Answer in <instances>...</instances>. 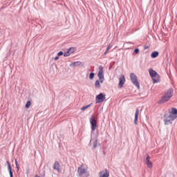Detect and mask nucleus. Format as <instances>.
<instances>
[{"mask_svg":"<svg viewBox=\"0 0 177 177\" xmlns=\"http://www.w3.org/2000/svg\"><path fill=\"white\" fill-rule=\"evenodd\" d=\"M177 118V109L176 108H172L171 111H169L168 113L164 115V122L165 125H169L172 124V121Z\"/></svg>","mask_w":177,"mask_h":177,"instance_id":"1","label":"nucleus"},{"mask_svg":"<svg viewBox=\"0 0 177 177\" xmlns=\"http://www.w3.org/2000/svg\"><path fill=\"white\" fill-rule=\"evenodd\" d=\"M97 77L100 80H96L95 83V86L97 89H100V84H103L104 82V73L103 72V66H100L99 72L97 74Z\"/></svg>","mask_w":177,"mask_h":177,"instance_id":"2","label":"nucleus"},{"mask_svg":"<svg viewBox=\"0 0 177 177\" xmlns=\"http://www.w3.org/2000/svg\"><path fill=\"white\" fill-rule=\"evenodd\" d=\"M77 174H79L80 177L89 176V171H88V168L85 167L84 165H82L80 167H78Z\"/></svg>","mask_w":177,"mask_h":177,"instance_id":"3","label":"nucleus"},{"mask_svg":"<svg viewBox=\"0 0 177 177\" xmlns=\"http://www.w3.org/2000/svg\"><path fill=\"white\" fill-rule=\"evenodd\" d=\"M149 75L152 78V81L153 84H157V82H160V75L156 71L153 69L149 70Z\"/></svg>","mask_w":177,"mask_h":177,"instance_id":"4","label":"nucleus"},{"mask_svg":"<svg viewBox=\"0 0 177 177\" xmlns=\"http://www.w3.org/2000/svg\"><path fill=\"white\" fill-rule=\"evenodd\" d=\"M130 79H131V82L135 85V86H137L138 89H140V84H139V82L138 81V77H136V75H135V73H131Z\"/></svg>","mask_w":177,"mask_h":177,"instance_id":"5","label":"nucleus"},{"mask_svg":"<svg viewBox=\"0 0 177 177\" xmlns=\"http://www.w3.org/2000/svg\"><path fill=\"white\" fill-rule=\"evenodd\" d=\"M106 100V95L103 93H100L95 97L96 103H103Z\"/></svg>","mask_w":177,"mask_h":177,"instance_id":"6","label":"nucleus"},{"mask_svg":"<svg viewBox=\"0 0 177 177\" xmlns=\"http://www.w3.org/2000/svg\"><path fill=\"white\" fill-rule=\"evenodd\" d=\"M90 123L91 125V131L93 132L95 129H96V120H95V117H93V115L90 118Z\"/></svg>","mask_w":177,"mask_h":177,"instance_id":"7","label":"nucleus"},{"mask_svg":"<svg viewBox=\"0 0 177 177\" xmlns=\"http://www.w3.org/2000/svg\"><path fill=\"white\" fill-rule=\"evenodd\" d=\"M53 168V169H55V171H57V172H62V169L60 168V163H59V162L57 161L54 162Z\"/></svg>","mask_w":177,"mask_h":177,"instance_id":"8","label":"nucleus"},{"mask_svg":"<svg viewBox=\"0 0 177 177\" xmlns=\"http://www.w3.org/2000/svg\"><path fill=\"white\" fill-rule=\"evenodd\" d=\"M119 88H122L124 86V84H125V76L122 75L119 78Z\"/></svg>","mask_w":177,"mask_h":177,"instance_id":"9","label":"nucleus"},{"mask_svg":"<svg viewBox=\"0 0 177 177\" xmlns=\"http://www.w3.org/2000/svg\"><path fill=\"white\" fill-rule=\"evenodd\" d=\"M110 176V173L107 169L103 170L99 173V177H109Z\"/></svg>","mask_w":177,"mask_h":177,"instance_id":"10","label":"nucleus"},{"mask_svg":"<svg viewBox=\"0 0 177 177\" xmlns=\"http://www.w3.org/2000/svg\"><path fill=\"white\" fill-rule=\"evenodd\" d=\"M145 163L148 168H153V162L150 161V156L149 155L146 158Z\"/></svg>","mask_w":177,"mask_h":177,"instance_id":"11","label":"nucleus"},{"mask_svg":"<svg viewBox=\"0 0 177 177\" xmlns=\"http://www.w3.org/2000/svg\"><path fill=\"white\" fill-rule=\"evenodd\" d=\"M172 95H174V89L169 88L167 90V91L165 93V95L168 97L169 99L172 97Z\"/></svg>","mask_w":177,"mask_h":177,"instance_id":"12","label":"nucleus"},{"mask_svg":"<svg viewBox=\"0 0 177 177\" xmlns=\"http://www.w3.org/2000/svg\"><path fill=\"white\" fill-rule=\"evenodd\" d=\"M172 95H174V89L169 88L167 90V91L165 93V95L168 97L169 99L172 97Z\"/></svg>","mask_w":177,"mask_h":177,"instance_id":"13","label":"nucleus"},{"mask_svg":"<svg viewBox=\"0 0 177 177\" xmlns=\"http://www.w3.org/2000/svg\"><path fill=\"white\" fill-rule=\"evenodd\" d=\"M6 164L8 165V169L10 174V177H13V171H12V166H10V162H9V161H7Z\"/></svg>","mask_w":177,"mask_h":177,"instance_id":"14","label":"nucleus"},{"mask_svg":"<svg viewBox=\"0 0 177 177\" xmlns=\"http://www.w3.org/2000/svg\"><path fill=\"white\" fill-rule=\"evenodd\" d=\"M139 117V109H137L136 110V113H135V118H134V124L135 125H138V118Z\"/></svg>","mask_w":177,"mask_h":177,"instance_id":"15","label":"nucleus"},{"mask_svg":"<svg viewBox=\"0 0 177 177\" xmlns=\"http://www.w3.org/2000/svg\"><path fill=\"white\" fill-rule=\"evenodd\" d=\"M170 98H169L168 97H167V95H164L162 97L161 100L159 101V103L162 104V103H165V102H168V100H169Z\"/></svg>","mask_w":177,"mask_h":177,"instance_id":"16","label":"nucleus"},{"mask_svg":"<svg viewBox=\"0 0 177 177\" xmlns=\"http://www.w3.org/2000/svg\"><path fill=\"white\" fill-rule=\"evenodd\" d=\"M79 66H81V62L80 61L73 62L70 64V67H78Z\"/></svg>","mask_w":177,"mask_h":177,"instance_id":"17","label":"nucleus"},{"mask_svg":"<svg viewBox=\"0 0 177 177\" xmlns=\"http://www.w3.org/2000/svg\"><path fill=\"white\" fill-rule=\"evenodd\" d=\"M158 51H153L151 55V57H152V59H156V57H158Z\"/></svg>","mask_w":177,"mask_h":177,"instance_id":"18","label":"nucleus"},{"mask_svg":"<svg viewBox=\"0 0 177 177\" xmlns=\"http://www.w3.org/2000/svg\"><path fill=\"white\" fill-rule=\"evenodd\" d=\"M91 105H92V104H90L87 105V106H83L81 109L82 111H85V110H86V109H89V107H91Z\"/></svg>","mask_w":177,"mask_h":177,"instance_id":"19","label":"nucleus"},{"mask_svg":"<svg viewBox=\"0 0 177 177\" xmlns=\"http://www.w3.org/2000/svg\"><path fill=\"white\" fill-rule=\"evenodd\" d=\"M96 147H97V138H95L93 142V148L96 149Z\"/></svg>","mask_w":177,"mask_h":177,"instance_id":"20","label":"nucleus"},{"mask_svg":"<svg viewBox=\"0 0 177 177\" xmlns=\"http://www.w3.org/2000/svg\"><path fill=\"white\" fill-rule=\"evenodd\" d=\"M15 165L16 168L17 169V171L20 170V165H19V163L17 162V160L15 159Z\"/></svg>","mask_w":177,"mask_h":177,"instance_id":"21","label":"nucleus"},{"mask_svg":"<svg viewBox=\"0 0 177 177\" xmlns=\"http://www.w3.org/2000/svg\"><path fill=\"white\" fill-rule=\"evenodd\" d=\"M70 50H68L64 54V57H68L70 56Z\"/></svg>","mask_w":177,"mask_h":177,"instance_id":"22","label":"nucleus"},{"mask_svg":"<svg viewBox=\"0 0 177 177\" xmlns=\"http://www.w3.org/2000/svg\"><path fill=\"white\" fill-rule=\"evenodd\" d=\"M95 78V73H91L89 75V80H93Z\"/></svg>","mask_w":177,"mask_h":177,"instance_id":"23","label":"nucleus"},{"mask_svg":"<svg viewBox=\"0 0 177 177\" xmlns=\"http://www.w3.org/2000/svg\"><path fill=\"white\" fill-rule=\"evenodd\" d=\"M30 106H31V102L28 101L26 104V108L28 109V108H30Z\"/></svg>","mask_w":177,"mask_h":177,"instance_id":"24","label":"nucleus"},{"mask_svg":"<svg viewBox=\"0 0 177 177\" xmlns=\"http://www.w3.org/2000/svg\"><path fill=\"white\" fill-rule=\"evenodd\" d=\"M67 50H69V53L71 55V53H73V52H74V48L71 47L69 49H68Z\"/></svg>","mask_w":177,"mask_h":177,"instance_id":"25","label":"nucleus"},{"mask_svg":"<svg viewBox=\"0 0 177 177\" xmlns=\"http://www.w3.org/2000/svg\"><path fill=\"white\" fill-rule=\"evenodd\" d=\"M63 55H64V53L62 51H60L57 53V56H63Z\"/></svg>","mask_w":177,"mask_h":177,"instance_id":"26","label":"nucleus"},{"mask_svg":"<svg viewBox=\"0 0 177 177\" xmlns=\"http://www.w3.org/2000/svg\"><path fill=\"white\" fill-rule=\"evenodd\" d=\"M134 53H139V48H136L134 50Z\"/></svg>","mask_w":177,"mask_h":177,"instance_id":"27","label":"nucleus"},{"mask_svg":"<svg viewBox=\"0 0 177 177\" xmlns=\"http://www.w3.org/2000/svg\"><path fill=\"white\" fill-rule=\"evenodd\" d=\"M110 49H111V45H109L106 48V50H110Z\"/></svg>","mask_w":177,"mask_h":177,"instance_id":"28","label":"nucleus"},{"mask_svg":"<svg viewBox=\"0 0 177 177\" xmlns=\"http://www.w3.org/2000/svg\"><path fill=\"white\" fill-rule=\"evenodd\" d=\"M108 52H109V51L106 50L104 52V56H106V55H107Z\"/></svg>","mask_w":177,"mask_h":177,"instance_id":"29","label":"nucleus"},{"mask_svg":"<svg viewBox=\"0 0 177 177\" xmlns=\"http://www.w3.org/2000/svg\"><path fill=\"white\" fill-rule=\"evenodd\" d=\"M54 60H59V56L55 57L54 58Z\"/></svg>","mask_w":177,"mask_h":177,"instance_id":"30","label":"nucleus"}]
</instances>
